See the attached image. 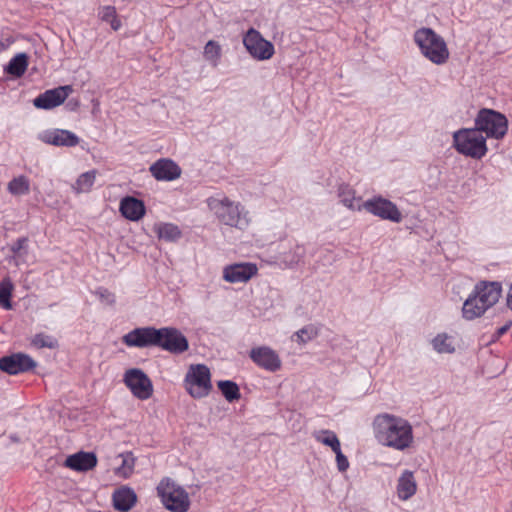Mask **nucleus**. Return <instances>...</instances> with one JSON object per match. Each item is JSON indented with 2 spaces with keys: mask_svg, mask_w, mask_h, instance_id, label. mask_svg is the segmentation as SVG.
I'll use <instances>...</instances> for the list:
<instances>
[{
  "mask_svg": "<svg viewBox=\"0 0 512 512\" xmlns=\"http://www.w3.org/2000/svg\"><path fill=\"white\" fill-rule=\"evenodd\" d=\"M128 347H158L168 352H186L189 349L187 337L176 327L155 328L151 326L135 328L123 336Z\"/></svg>",
  "mask_w": 512,
  "mask_h": 512,
  "instance_id": "obj_1",
  "label": "nucleus"
},
{
  "mask_svg": "<svg viewBox=\"0 0 512 512\" xmlns=\"http://www.w3.org/2000/svg\"><path fill=\"white\" fill-rule=\"evenodd\" d=\"M373 428L375 437L384 446L404 451L414 443L413 427L402 417L388 413L377 415Z\"/></svg>",
  "mask_w": 512,
  "mask_h": 512,
  "instance_id": "obj_2",
  "label": "nucleus"
},
{
  "mask_svg": "<svg viewBox=\"0 0 512 512\" xmlns=\"http://www.w3.org/2000/svg\"><path fill=\"white\" fill-rule=\"evenodd\" d=\"M502 285L498 281L478 282L463 303L462 316L466 320L481 317L500 299Z\"/></svg>",
  "mask_w": 512,
  "mask_h": 512,
  "instance_id": "obj_3",
  "label": "nucleus"
},
{
  "mask_svg": "<svg viewBox=\"0 0 512 512\" xmlns=\"http://www.w3.org/2000/svg\"><path fill=\"white\" fill-rule=\"evenodd\" d=\"M206 204L209 211L223 225L244 230L250 223L249 212L245 207L224 194L208 197Z\"/></svg>",
  "mask_w": 512,
  "mask_h": 512,
  "instance_id": "obj_4",
  "label": "nucleus"
},
{
  "mask_svg": "<svg viewBox=\"0 0 512 512\" xmlns=\"http://www.w3.org/2000/svg\"><path fill=\"white\" fill-rule=\"evenodd\" d=\"M414 41L421 54L435 65H443L449 59V49L442 36L431 28H420L414 33Z\"/></svg>",
  "mask_w": 512,
  "mask_h": 512,
  "instance_id": "obj_5",
  "label": "nucleus"
},
{
  "mask_svg": "<svg viewBox=\"0 0 512 512\" xmlns=\"http://www.w3.org/2000/svg\"><path fill=\"white\" fill-rule=\"evenodd\" d=\"M160 502L170 512H188L191 499L186 489L170 477H163L156 486Z\"/></svg>",
  "mask_w": 512,
  "mask_h": 512,
  "instance_id": "obj_6",
  "label": "nucleus"
},
{
  "mask_svg": "<svg viewBox=\"0 0 512 512\" xmlns=\"http://www.w3.org/2000/svg\"><path fill=\"white\" fill-rule=\"evenodd\" d=\"M453 147L458 153L473 159L483 158L488 151L486 137L476 127L455 131Z\"/></svg>",
  "mask_w": 512,
  "mask_h": 512,
  "instance_id": "obj_7",
  "label": "nucleus"
},
{
  "mask_svg": "<svg viewBox=\"0 0 512 512\" xmlns=\"http://www.w3.org/2000/svg\"><path fill=\"white\" fill-rule=\"evenodd\" d=\"M183 387L193 399L208 397L213 390L210 369L204 364H191L184 376Z\"/></svg>",
  "mask_w": 512,
  "mask_h": 512,
  "instance_id": "obj_8",
  "label": "nucleus"
},
{
  "mask_svg": "<svg viewBox=\"0 0 512 512\" xmlns=\"http://www.w3.org/2000/svg\"><path fill=\"white\" fill-rule=\"evenodd\" d=\"M474 124L481 134H486V139H502L508 130L506 116L492 109H481L475 117Z\"/></svg>",
  "mask_w": 512,
  "mask_h": 512,
  "instance_id": "obj_9",
  "label": "nucleus"
},
{
  "mask_svg": "<svg viewBox=\"0 0 512 512\" xmlns=\"http://www.w3.org/2000/svg\"><path fill=\"white\" fill-rule=\"evenodd\" d=\"M123 383L138 400L146 401L153 395L154 387L151 379L139 368L127 369L123 375Z\"/></svg>",
  "mask_w": 512,
  "mask_h": 512,
  "instance_id": "obj_10",
  "label": "nucleus"
},
{
  "mask_svg": "<svg viewBox=\"0 0 512 512\" xmlns=\"http://www.w3.org/2000/svg\"><path fill=\"white\" fill-rule=\"evenodd\" d=\"M362 210L382 220H389L394 223H400L403 219L402 213L396 204L382 196H375L364 201Z\"/></svg>",
  "mask_w": 512,
  "mask_h": 512,
  "instance_id": "obj_11",
  "label": "nucleus"
},
{
  "mask_svg": "<svg viewBox=\"0 0 512 512\" xmlns=\"http://www.w3.org/2000/svg\"><path fill=\"white\" fill-rule=\"evenodd\" d=\"M243 45L248 53L258 61L270 59L274 55L273 44L264 39L259 31L250 28L243 37Z\"/></svg>",
  "mask_w": 512,
  "mask_h": 512,
  "instance_id": "obj_12",
  "label": "nucleus"
},
{
  "mask_svg": "<svg viewBox=\"0 0 512 512\" xmlns=\"http://www.w3.org/2000/svg\"><path fill=\"white\" fill-rule=\"evenodd\" d=\"M72 92L71 85L46 90L33 100V105L38 109L50 110L60 106Z\"/></svg>",
  "mask_w": 512,
  "mask_h": 512,
  "instance_id": "obj_13",
  "label": "nucleus"
},
{
  "mask_svg": "<svg viewBox=\"0 0 512 512\" xmlns=\"http://www.w3.org/2000/svg\"><path fill=\"white\" fill-rule=\"evenodd\" d=\"M36 367V362L27 354H8L0 358V370L17 375L28 372Z\"/></svg>",
  "mask_w": 512,
  "mask_h": 512,
  "instance_id": "obj_14",
  "label": "nucleus"
},
{
  "mask_svg": "<svg viewBox=\"0 0 512 512\" xmlns=\"http://www.w3.org/2000/svg\"><path fill=\"white\" fill-rule=\"evenodd\" d=\"M38 139L45 144L63 147H75L79 144V137L65 129H48L38 134Z\"/></svg>",
  "mask_w": 512,
  "mask_h": 512,
  "instance_id": "obj_15",
  "label": "nucleus"
},
{
  "mask_svg": "<svg viewBox=\"0 0 512 512\" xmlns=\"http://www.w3.org/2000/svg\"><path fill=\"white\" fill-rule=\"evenodd\" d=\"M149 171L158 181H174L181 176V168L171 159L162 158L154 162Z\"/></svg>",
  "mask_w": 512,
  "mask_h": 512,
  "instance_id": "obj_16",
  "label": "nucleus"
},
{
  "mask_svg": "<svg viewBox=\"0 0 512 512\" xmlns=\"http://www.w3.org/2000/svg\"><path fill=\"white\" fill-rule=\"evenodd\" d=\"M257 273V266L252 263H235L224 267L223 279L229 283H244Z\"/></svg>",
  "mask_w": 512,
  "mask_h": 512,
  "instance_id": "obj_17",
  "label": "nucleus"
},
{
  "mask_svg": "<svg viewBox=\"0 0 512 512\" xmlns=\"http://www.w3.org/2000/svg\"><path fill=\"white\" fill-rule=\"evenodd\" d=\"M97 456L93 452L79 451L69 455L65 461L64 466L76 472H87L97 466Z\"/></svg>",
  "mask_w": 512,
  "mask_h": 512,
  "instance_id": "obj_18",
  "label": "nucleus"
},
{
  "mask_svg": "<svg viewBox=\"0 0 512 512\" xmlns=\"http://www.w3.org/2000/svg\"><path fill=\"white\" fill-rule=\"evenodd\" d=\"M339 202L352 212L362 211V197L358 196L356 190L346 183H341L336 190Z\"/></svg>",
  "mask_w": 512,
  "mask_h": 512,
  "instance_id": "obj_19",
  "label": "nucleus"
},
{
  "mask_svg": "<svg viewBox=\"0 0 512 512\" xmlns=\"http://www.w3.org/2000/svg\"><path fill=\"white\" fill-rule=\"evenodd\" d=\"M119 211L128 220L139 221L145 215L146 208L142 200L126 196L120 201Z\"/></svg>",
  "mask_w": 512,
  "mask_h": 512,
  "instance_id": "obj_20",
  "label": "nucleus"
},
{
  "mask_svg": "<svg viewBox=\"0 0 512 512\" xmlns=\"http://www.w3.org/2000/svg\"><path fill=\"white\" fill-rule=\"evenodd\" d=\"M113 506L120 512H128L137 502V495L133 489L122 486L116 489L112 494Z\"/></svg>",
  "mask_w": 512,
  "mask_h": 512,
  "instance_id": "obj_21",
  "label": "nucleus"
},
{
  "mask_svg": "<svg viewBox=\"0 0 512 512\" xmlns=\"http://www.w3.org/2000/svg\"><path fill=\"white\" fill-rule=\"evenodd\" d=\"M417 483L413 472L405 470L398 479L397 495L399 499L406 501L415 495Z\"/></svg>",
  "mask_w": 512,
  "mask_h": 512,
  "instance_id": "obj_22",
  "label": "nucleus"
},
{
  "mask_svg": "<svg viewBox=\"0 0 512 512\" xmlns=\"http://www.w3.org/2000/svg\"><path fill=\"white\" fill-rule=\"evenodd\" d=\"M321 331V325L319 324H308L291 336V341L298 343L300 346L313 341L318 337Z\"/></svg>",
  "mask_w": 512,
  "mask_h": 512,
  "instance_id": "obj_23",
  "label": "nucleus"
},
{
  "mask_svg": "<svg viewBox=\"0 0 512 512\" xmlns=\"http://www.w3.org/2000/svg\"><path fill=\"white\" fill-rule=\"evenodd\" d=\"M28 67V57L25 53L15 55L4 68V71L16 78L24 75Z\"/></svg>",
  "mask_w": 512,
  "mask_h": 512,
  "instance_id": "obj_24",
  "label": "nucleus"
},
{
  "mask_svg": "<svg viewBox=\"0 0 512 512\" xmlns=\"http://www.w3.org/2000/svg\"><path fill=\"white\" fill-rule=\"evenodd\" d=\"M251 359L259 367L274 372L281 367V361L278 354H249Z\"/></svg>",
  "mask_w": 512,
  "mask_h": 512,
  "instance_id": "obj_25",
  "label": "nucleus"
},
{
  "mask_svg": "<svg viewBox=\"0 0 512 512\" xmlns=\"http://www.w3.org/2000/svg\"><path fill=\"white\" fill-rule=\"evenodd\" d=\"M217 387L220 390L223 397L229 403L238 401L241 398V392L237 383L231 380H219Z\"/></svg>",
  "mask_w": 512,
  "mask_h": 512,
  "instance_id": "obj_26",
  "label": "nucleus"
},
{
  "mask_svg": "<svg viewBox=\"0 0 512 512\" xmlns=\"http://www.w3.org/2000/svg\"><path fill=\"white\" fill-rule=\"evenodd\" d=\"M454 342V336L445 332L437 334L431 340L432 348L436 352H455Z\"/></svg>",
  "mask_w": 512,
  "mask_h": 512,
  "instance_id": "obj_27",
  "label": "nucleus"
},
{
  "mask_svg": "<svg viewBox=\"0 0 512 512\" xmlns=\"http://www.w3.org/2000/svg\"><path fill=\"white\" fill-rule=\"evenodd\" d=\"M305 248L301 245H295L287 252L280 255V260L286 267L292 268L302 262L305 256Z\"/></svg>",
  "mask_w": 512,
  "mask_h": 512,
  "instance_id": "obj_28",
  "label": "nucleus"
},
{
  "mask_svg": "<svg viewBox=\"0 0 512 512\" xmlns=\"http://www.w3.org/2000/svg\"><path fill=\"white\" fill-rule=\"evenodd\" d=\"M313 437L317 442L330 447L333 452L341 447L339 438L336 433L331 430L323 429L315 431L313 433Z\"/></svg>",
  "mask_w": 512,
  "mask_h": 512,
  "instance_id": "obj_29",
  "label": "nucleus"
},
{
  "mask_svg": "<svg viewBox=\"0 0 512 512\" xmlns=\"http://www.w3.org/2000/svg\"><path fill=\"white\" fill-rule=\"evenodd\" d=\"M203 57L211 66L217 67L222 57L221 45L214 40H209L204 46Z\"/></svg>",
  "mask_w": 512,
  "mask_h": 512,
  "instance_id": "obj_30",
  "label": "nucleus"
},
{
  "mask_svg": "<svg viewBox=\"0 0 512 512\" xmlns=\"http://www.w3.org/2000/svg\"><path fill=\"white\" fill-rule=\"evenodd\" d=\"M158 237L166 241H176L181 237V231L177 225L172 223H159L155 226Z\"/></svg>",
  "mask_w": 512,
  "mask_h": 512,
  "instance_id": "obj_31",
  "label": "nucleus"
},
{
  "mask_svg": "<svg viewBox=\"0 0 512 512\" xmlns=\"http://www.w3.org/2000/svg\"><path fill=\"white\" fill-rule=\"evenodd\" d=\"M120 457L122 458V464L116 468L115 474L121 478L127 479L134 472L136 459L132 452L122 453Z\"/></svg>",
  "mask_w": 512,
  "mask_h": 512,
  "instance_id": "obj_32",
  "label": "nucleus"
},
{
  "mask_svg": "<svg viewBox=\"0 0 512 512\" xmlns=\"http://www.w3.org/2000/svg\"><path fill=\"white\" fill-rule=\"evenodd\" d=\"M96 179V171L91 170L82 173L73 185V190L77 193H87L91 190Z\"/></svg>",
  "mask_w": 512,
  "mask_h": 512,
  "instance_id": "obj_33",
  "label": "nucleus"
},
{
  "mask_svg": "<svg viewBox=\"0 0 512 512\" xmlns=\"http://www.w3.org/2000/svg\"><path fill=\"white\" fill-rule=\"evenodd\" d=\"M8 191L12 195L16 196L28 194L30 191V183L28 178L23 175L13 178L8 183Z\"/></svg>",
  "mask_w": 512,
  "mask_h": 512,
  "instance_id": "obj_34",
  "label": "nucleus"
},
{
  "mask_svg": "<svg viewBox=\"0 0 512 512\" xmlns=\"http://www.w3.org/2000/svg\"><path fill=\"white\" fill-rule=\"evenodd\" d=\"M99 18L110 24L114 31H117L121 27V21L117 18L116 9L113 6H102L98 10Z\"/></svg>",
  "mask_w": 512,
  "mask_h": 512,
  "instance_id": "obj_35",
  "label": "nucleus"
},
{
  "mask_svg": "<svg viewBox=\"0 0 512 512\" xmlns=\"http://www.w3.org/2000/svg\"><path fill=\"white\" fill-rule=\"evenodd\" d=\"M13 284L9 278H5L0 283V306L6 310L12 309L11 295Z\"/></svg>",
  "mask_w": 512,
  "mask_h": 512,
  "instance_id": "obj_36",
  "label": "nucleus"
},
{
  "mask_svg": "<svg viewBox=\"0 0 512 512\" xmlns=\"http://www.w3.org/2000/svg\"><path fill=\"white\" fill-rule=\"evenodd\" d=\"M32 346L35 349H57L58 341L50 335L44 333L36 334L32 339Z\"/></svg>",
  "mask_w": 512,
  "mask_h": 512,
  "instance_id": "obj_37",
  "label": "nucleus"
},
{
  "mask_svg": "<svg viewBox=\"0 0 512 512\" xmlns=\"http://www.w3.org/2000/svg\"><path fill=\"white\" fill-rule=\"evenodd\" d=\"M29 240L27 237L18 238L11 246L10 251L20 260H24L28 254Z\"/></svg>",
  "mask_w": 512,
  "mask_h": 512,
  "instance_id": "obj_38",
  "label": "nucleus"
},
{
  "mask_svg": "<svg viewBox=\"0 0 512 512\" xmlns=\"http://www.w3.org/2000/svg\"><path fill=\"white\" fill-rule=\"evenodd\" d=\"M94 294L105 305L113 306L115 304V295L106 288L100 287L95 290Z\"/></svg>",
  "mask_w": 512,
  "mask_h": 512,
  "instance_id": "obj_39",
  "label": "nucleus"
},
{
  "mask_svg": "<svg viewBox=\"0 0 512 512\" xmlns=\"http://www.w3.org/2000/svg\"><path fill=\"white\" fill-rule=\"evenodd\" d=\"M336 455L337 468L340 472H345L349 468V461L347 457L342 453L341 447L334 451Z\"/></svg>",
  "mask_w": 512,
  "mask_h": 512,
  "instance_id": "obj_40",
  "label": "nucleus"
},
{
  "mask_svg": "<svg viewBox=\"0 0 512 512\" xmlns=\"http://www.w3.org/2000/svg\"><path fill=\"white\" fill-rule=\"evenodd\" d=\"M506 303L507 307L512 311V282L507 293Z\"/></svg>",
  "mask_w": 512,
  "mask_h": 512,
  "instance_id": "obj_41",
  "label": "nucleus"
},
{
  "mask_svg": "<svg viewBox=\"0 0 512 512\" xmlns=\"http://www.w3.org/2000/svg\"><path fill=\"white\" fill-rule=\"evenodd\" d=\"M250 352L262 353V352H273V351L267 347H259V348H253Z\"/></svg>",
  "mask_w": 512,
  "mask_h": 512,
  "instance_id": "obj_42",
  "label": "nucleus"
},
{
  "mask_svg": "<svg viewBox=\"0 0 512 512\" xmlns=\"http://www.w3.org/2000/svg\"><path fill=\"white\" fill-rule=\"evenodd\" d=\"M10 43L7 41L0 40V52L5 51L8 49Z\"/></svg>",
  "mask_w": 512,
  "mask_h": 512,
  "instance_id": "obj_43",
  "label": "nucleus"
},
{
  "mask_svg": "<svg viewBox=\"0 0 512 512\" xmlns=\"http://www.w3.org/2000/svg\"><path fill=\"white\" fill-rule=\"evenodd\" d=\"M509 327H510V324H506V325L502 326L501 328L498 329V334L502 335V334L506 333L507 330L509 329Z\"/></svg>",
  "mask_w": 512,
  "mask_h": 512,
  "instance_id": "obj_44",
  "label": "nucleus"
}]
</instances>
